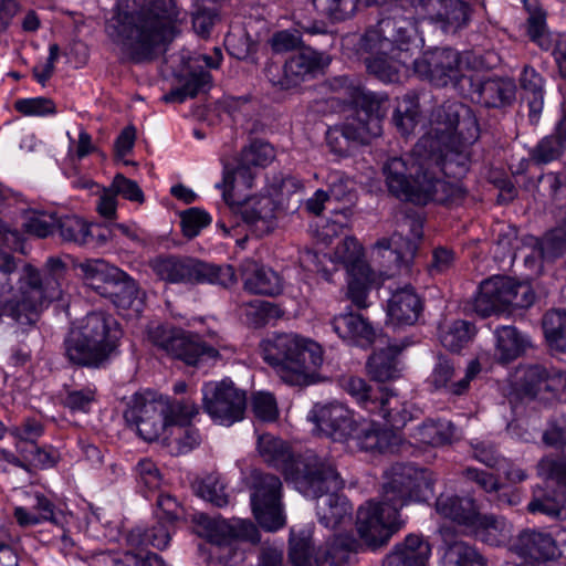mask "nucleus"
Listing matches in <instances>:
<instances>
[{
	"label": "nucleus",
	"mask_w": 566,
	"mask_h": 566,
	"mask_svg": "<svg viewBox=\"0 0 566 566\" xmlns=\"http://www.w3.org/2000/svg\"><path fill=\"white\" fill-rule=\"evenodd\" d=\"M479 136L472 109L458 101L446 102L433 111L429 130L411 153L384 165L388 190L415 205H460L467 196L461 179L469 171L470 148Z\"/></svg>",
	"instance_id": "nucleus-1"
},
{
	"label": "nucleus",
	"mask_w": 566,
	"mask_h": 566,
	"mask_svg": "<svg viewBox=\"0 0 566 566\" xmlns=\"http://www.w3.org/2000/svg\"><path fill=\"white\" fill-rule=\"evenodd\" d=\"M436 476L428 469L396 463L385 473L379 499L365 502L357 511L356 527L371 549L386 545L405 524L399 511L410 502L432 497Z\"/></svg>",
	"instance_id": "nucleus-2"
},
{
	"label": "nucleus",
	"mask_w": 566,
	"mask_h": 566,
	"mask_svg": "<svg viewBox=\"0 0 566 566\" xmlns=\"http://www.w3.org/2000/svg\"><path fill=\"white\" fill-rule=\"evenodd\" d=\"M184 19L177 2H116L105 30L132 61L144 62L172 41Z\"/></svg>",
	"instance_id": "nucleus-3"
},
{
	"label": "nucleus",
	"mask_w": 566,
	"mask_h": 566,
	"mask_svg": "<svg viewBox=\"0 0 566 566\" xmlns=\"http://www.w3.org/2000/svg\"><path fill=\"white\" fill-rule=\"evenodd\" d=\"M65 271L59 258L50 256L41 272L30 263L20 266V260L0 249V315L20 324L34 323L43 308L62 297Z\"/></svg>",
	"instance_id": "nucleus-4"
},
{
	"label": "nucleus",
	"mask_w": 566,
	"mask_h": 566,
	"mask_svg": "<svg viewBox=\"0 0 566 566\" xmlns=\"http://www.w3.org/2000/svg\"><path fill=\"white\" fill-rule=\"evenodd\" d=\"M417 20L389 17L366 30L361 35L346 34L342 40L345 52L363 59L367 71L385 83L399 81V74L412 61Z\"/></svg>",
	"instance_id": "nucleus-5"
},
{
	"label": "nucleus",
	"mask_w": 566,
	"mask_h": 566,
	"mask_svg": "<svg viewBox=\"0 0 566 566\" xmlns=\"http://www.w3.org/2000/svg\"><path fill=\"white\" fill-rule=\"evenodd\" d=\"M263 361L285 384L305 386L323 364L322 346L297 333H273L260 343Z\"/></svg>",
	"instance_id": "nucleus-6"
},
{
	"label": "nucleus",
	"mask_w": 566,
	"mask_h": 566,
	"mask_svg": "<svg viewBox=\"0 0 566 566\" xmlns=\"http://www.w3.org/2000/svg\"><path fill=\"white\" fill-rule=\"evenodd\" d=\"M328 259L333 264L332 270L323 266L319 254L312 250L304 251L300 262L307 270L321 274L327 282L333 281V274L339 266L344 268L347 273V296L360 308L368 306L370 290L379 287L385 279L395 274V272L376 274L365 260L363 245L352 235L339 242Z\"/></svg>",
	"instance_id": "nucleus-7"
},
{
	"label": "nucleus",
	"mask_w": 566,
	"mask_h": 566,
	"mask_svg": "<svg viewBox=\"0 0 566 566\" xmlns=\"http://www.w3.org/2000/svg\"><path fill=\"white\" fill-rule=\"evenodd\" d=\"M500 62L493 51L460 52L451 48H437L415 59L413 70L420 77L440 87L452 86L460 95L472 87V73L490 70Z\"/></svg>",
	"instance_id": "nucleus-8"
},
{
	"label": "nucleus",
	"mask_w": 566,
	"mask_h": 566,
	"mask_svg": "<svg viewBox=\"0 0 566 566\" xmlns=\"http://www.w3.org/2000/svg\"><path fill=\"white\" fill-rule=\"evenodd\" d=\"M123 329L103 311L87 313L64 340L67 358L81 366L99 367L118 352Z\"/></svg>",
	"instance_id": "nucleus-9"
},
{
	"label": "nucleus",
	"mask_w": 566,
	"mask_h": 566,
	"mask_svg": "<svg viewBox=\"0 0 566 566\" xmlns=\"http://www.w3.org/2000/svg\"><path fill=\"white\" fill-rule=\"evenodd\" d=\"M198 413L199 407L193 400L170 399L154 391H145L133 396L124 417L136 427L144 440L155 441L175 426L192 423Z\"/></svg>",
	"instance_id": "nucleus-10"
},
{
	"label": "nucleus",
	"mask_w": 566,
	"mask_h": 566,
	"mask_svg": "<svg viewBox=\"0 0 566 566\" xmlns=\"http://www.w3.org/2000/svg\"><path fill=\"white\" fill-rule=\"evenodd\" d=\"M353 103L355 115L326 132L327 146L338 156H347L354 146L368 144L382 132L381 122L388 109L387 95L357 88Z\"/></svg>",
	"instance_id": "nucleus-11"
},
{
	"label": "nucleus",
	"mask_w": 566,
	"mask_h": 566,
	"mask_svg": "<svg viewBox=\"0 0 566 566\" xmlns=\"http://www.w3.org/2000/svg\"><path fill=\"white\" fill-rule=\"evenodd\" d=\"M312 536L311 525L291 530L289 555L293 566H343L361 549L352 534H335L324 549H315Z\"/></svg>",
	"instance_id": "nucleus-12"
},
{
	"label": "nucleus",
	"mask_w": 566,
	"mask_h": 566,
	"mask_svg": "<svg viewBox=\"0 0 566 566\" xmlns=\"http://www.w3.org/2000/svg\"><path fill=\"white\" fill-rule=\"evenodd\" d=\"M171 526L156 521L148 526H136L126 535V543L130 547L124 553H99L95 555L88 566H165L157 554L143 548L151 546L165 549L171 541Z\"/></svg>",
	"instance_id": "nucleus-13"
},
{
	"label": "nucleus",
	"mask_w": 566,
	"mask_h": 566,
	"mask_svg": "<svg viewBox=\"0 0 566 566\" xmlns=\"http://www.w3.org/2000/svg\"><path fill=\"white\" fill-rule=\"evenodd\" d=\"M153 272L163 281L182 284H218L224 287L235 282L231 265H214L190 258L158 256L150 261Z\"/></svg>",
	"instance_id": "nucleus-14"
},
{
	"label": "nucleus",
	"mask_w": 566,
	"mask_h": 566,
	"mask_svg": "<svg viewBox=\"0 0 566 566\" xmlns=\"http://www.w3.org/2000/svg\"><path fill=\"white\" fill-rule=\"evenodd\" d=\"M256 448L264 462L282 471L286 481L292 482L300 493L316 494L318 486L311 472L319 464V459L316 457H307L305 460L294 458L287 443L272 434L259 436Z\"/></svg>",
	"instance_id": "nucleus-15"
},
{
	"label": "nucleus",
	"mask_w": 566,
	"mask_h": 566,
	"mask_svg": "<svg viewBox=\"0 0 566 566\" xmlns=\"http://www.w3.org/2000/svg\"><path fill=\"white\" fill-rule=\"evenodd\" d=\"M311 475L318 486L316 494H303L316 499V514L321 524L327 528H335L352 521L353 506L348 500L339 494L344 481L331 462L321 461L312 470Z\"/></svg>",
	"instance_id": "nucleus-16"
},
{
	"label": "nucleus",
	"mask_w": 566,
	"mask_h": 566,
	"mask_svg": "<svg viewBox=\"0 0 566 566\" xmlns=\"http://www.w3.org/2000/svg\"><path fill=\"white\" fill-rule=\"evenodd\" d=\"M340 386L363 409L380 416L392 428H403L413 418L412 406L386 388L375 391L356 376L343 377Z\"/></svg>",
	"instance_id": "nucleus-17"
},
{
	"label": "nucleus",
	"mask_w": 566,
	"mask_h": 566,
	"mask_svg": "<svg viewBox=\"0 0 566 566\" xmlns=\"http://www.w3.org/2000/svg\"><path fill=\"white\" fill-rule=\"evenodd\" d=\"M148 339L154 346L188 366L206 370L220 359V354L214 347L179 328L158 324L149 327Z\"/></svg>",
	"instance_id": "nucleus-18"
},
{
	"label": "nucleus",
	"mask_w": 566,
	"mask_h": 566,
	"mask_svg": "<svg viewBox=\"0 0 566 566\" xmlns=\"http://www.w3.org/2000/svg\"><path fill=\"white\" fill-rule=\"evenodd\" d=\"M222 192L224 202L230 207H238L242 220L249 224L256 235L270 233L276 226L274 199L268 195L243 199L241 192L247 190L242 185L235 184V178L226 170L222 181L216 185Z\"/></svg>",
	"instance_id": "nucleus-19"
},
{
	"label": "nucleus",
	"mask_w": 566,
	"mask_h": 566,
	"mask_svg": "<svg viewBox=\"0 0 566 566\" xmlns=\"http://www.w3.org/2000/svg\"><path fill=\"white\" fill-rule=\"evenodd\" d=\"M201 391L202 408L214 423L230 427L244 418L247 395L232 380L205 382Z\"/></svg>",
	"instance_id": "nucleus-20"
},
{
	"label": "nucleus",
	"mask_w": 566,
	"mask_h": 566,
	"mask_svg": "<svg viewBox=\"0 0 566 566\" xmlns=\"http://www.w3.org/2000/svg\"><path fill=\"white\" fill-rule=\"evenodd\" d=\"M252 512L262 528L275 532L284 526L285 515L281 502V480L272 474L253 471L251 475Z\"/></svg>",
	"instance_id": "nucleus-21"
},
{
	"label": "nucleus",
	"mask_w": 566,
	"mask_h": 566,
	"mask_svg": "<svg viewBox=\"0 0 566 566\" xmlns=\"http://www.w3.org/2000/svg\"><path fill=\"white\" fill-rule=\"evenodd\" d=\"M538 471L544 478V486L534 489L527 509L531 513L559 518L566 503V458L557 461L544 459L538 464Z\"/></svg>",
	"instance_id": "nucleus-22"
},
{
	"label": "nucleus",
	"mask_w": 566,
	"mask_h": 566,
	"mask_svg": "<svg viewBox=\"0 0 566 566\" xmlns=\"http://www.w3.org/2000/svg\"><path fill=\"white\" fill-rule=\"evenodd\" d=\"M331 63V56L312 48H305L293 54L284 64L283 76L275 80L271 77L272 66L266 72L273 85L289 90L302 82L316 76Z\"/></svg>",
	"instance_id": "nucleus-23"
},
{
	"label": "nucleus",
	"mask_w": 566,
	"mask_h": 566,
	"mask_svg": "<svg viewBox=\"0 0 566 566\" xmlns=\"http://www.w3.org/2000/svg\"><path fill=\"white\" fill-rule=\"evenodd\" d=\"M321 434L333 441H347L357 429L352 410L339 402L315 405L307 415Z\"/></svg>",
	"instance_id": "nucleus-24"
},
{
	"label": "nucleus",
	"mask_w": 566,
	"mask_h": 566,
	"mask_svg": "<svg viewBox=\"0 0 566 566\" xmlns=\"http://www.w3.org/2000/svg\"><path fill=\"white\" fill-rule=\"evenodd\" d=\"M527 17V34L541 49L553 50L560 75L566 78V40L548 31L546 12L539 2H524Z\"/></svg>",
	"instance_id": "nucleus-25"
},
{
	"label": "nucleus",
	"mask_w": 566,
	"mask_h": 566,
	"mask_svg": "<svg viewBox=\"0 0 566 566\" xmlns=\"http://www.w3.org/2000/svg\"><path fill=\"white\" fill-rule=\"evenodd\" d=\"M554 539L552 534L535 530H525L518 534L511 545V549L518 556L539 562L551 560L560 556V545L566 544V530L560 528Z\"/></svg>",
	"instance_id": "nucleus-26"
},
{
	"label": "nucleus",
	"mask_w": 566,
	"mask_h": 566,
	"mask_svg": "<svg viewBox=\"0 0 566 566\" xmlns=\"http://www.w3.org/2000/svg\"><path fill=\"white\" fill-rule=\"evenodd\" d=\"M409 229V234L406 237L401 232L396 231L390 238L379 239L374 249L381 258H387L389 261L395 262V268L408 270V260L406 258L412 256L416 250V241L422 237V223L418 219L406 217L399 226Z\"/></svg>",
	"instance_id": "nucleus-27"
},
{
	"label": "nucleus",
	"mask_w": 566,
	"mask_h": 566,
	"mask_svg": "<svg viewBox=\"0 0 566 566\" xmlns=\"http://www.w3.org/2000/svg\"><path fill=\"white\" fill-rule=\"evenodd\" d=\"M13 516L21 527H30L50 521L63 530L62 538L66 541L65 527L74 523L72 513L56 511L54 504L43 494L34 493L30 496L29 505L15 506Z\"/></svg>",
	"instance_id": "nucleus-28"
},
{
	"label": "nucleus",
	"mask_w": 566,
	"mask_h": 566,
	"mask_svg": "<svg viewBox=\"0 0 566 566\" xmlns=\"http://www.w3.org/2000/svg\"><path fill=\"white\" fill-rule=\"evenodd\" d=\"M386 429L375 422H357V429L349 439H354L356 447L370 453H400L406 448V442L394 430Z\"/></svg>",
	"instance_id": "nucleus-29"
},
{
	"label": "nucleus",
	"mask_w": 566,
	"mask_h": 566,
	"mask_svg": "<svg viewBox=\"0 0 566 566\" xmlns=\"http://www.w3.org/2000/svg\"><path fill=\"white\" fill-rule=\"evenodd\" d=\"M480 370V363L473 359L467 366L465 375L455 380L453 364L444 357H439L428 378V385L432 391L442 392L452 397L462 396L469 390L470 382Z\"/></svg>",
	"instance_id": "nucleus-30"
},
{
	"label": "nucleus",
	"mask_w": 566,
	"mask_h": 566,
	"mask_svg": "<svg viewBox=\"0 0 566 566\" xmlns=\"http://www.w3.org/2000/svg\"><path fill=\"white\" fill-rule=\"evenodd\" d=\"M205 522L206 537L218 545H231L233 541H247L256 543L260 541L258 527L248 520L220 517H202Z\"/></svg>",
	"instance_id": "nucleus-31"
},
{
	"label": "nucleus",
	"mask_w": 566,
	"mask_h": 566,
	"mask_svg": "<svg viewBox=\"0 0 566 566\" xmlns=\"http://www.w3.org/2000/svg\"><path fill=\"white\" fill-rule=\"evenodd\" d=\"M274 157V149L269 143L254 140L242 149L239 163L234 169L224 165L223 174L226 170L229 171L235 178L237 185H242L243 188L250 189L253 186L254 169L266 167Z\"/></svg>",
	"instance_id": "nucleus-32"
},
{
	"label": "nucleus",
	"mask_w": 566,
	"mask_h": 566,
	"mask_svg": "<svg viewBox=\"0 0 566 566\" xmlns=\"http://www.w3.org/2000/svg\"><path fill=\"white\" fill-rule=\"evenodd\" d=\"M510 277L495 275L481 282L472 301V310L481 317L507 311Z\"/></svg>",
	"instance_id": "nucleus-33"
},
{
	"label": "nucleus",
	"mask_w": 566,
	"mask_h": 566,
	"mask_svg": "<svg viewBox=\"0 0 566 566\" xmlns=\"http://www.w3.org/2000/svg\"><path fill=\"white\" fill-rule=\"evenodd\" d=\"M422 311V302L413 286L406 284L391 292L387 301V324L399 327L415 324Z\"/></svg>",
	"instance_id": "nucleus-34"
},
{
	"label": "nucleus",
	"mask_w": 566,
	"mask_h": 566,
	"mask_svg": "<svg viewBox=\"0 0 566 566\" xmlns=\"http://www.w3.org/2000/svg\"><path fill=\"white\" fill-rule=\"evenodd\" d=\"M462 96L470 97L473 102L485 107H501L511 103L515 97V84L507 78L475 80L472 73V87Z\"/></svg>",
	"instance_id": "nucleus-35"
},
{
	"label": "nucleus",
	"mask_w": 566,
	"mask_h": 566,
	"mask_svg": "<svg viewBox=\"0 0 566 566\" xmlns=\"http://www.w3.org/2000/svg\"><path fill=\"white\" fill-rule=\"evenodd\" d=\"M243 287L251 294L279 295L283 291V279L279 273L253 260L241 264Z\"/></svg>",
	"instance_id": "nucleus-36"
},
{
	"label": "nucleus",
	"mask_w": 566,
	"mask_h": 566,
	"mask_svg": "<svg viewBox=\"0 0 566 566\" xmlns=\"http://www.w3.org/2000/svg\"><path fill=\"white\" fill-rule=\"evenodd\" d=\"M431 553V545L422 535L409 534L403 542L395 545L382 566H426Z\"/></svg>",
	"instance_id": "nucleus-37"
},
{
	"label": "nucleus",
	"mask_w": 566,
	"mask_h": 566,
	"mask_svg": "<svg viewBox=\"0 0 566 566\" xmlns=\"http://www.w3.org/2000/svg\"><path fill=\"white\" fill-rule=\"evenodd\" d=\"M524 382L521 386L523 394L536 398L541 392H552L560 396L566 392V371H547L541 366H531L523 371Z\"/></svg>",
	"instance_id": "nucleus-38"
},
{
	"label": "nucleus",
	"mask_w": 566,
	"mask_h": 566,
	"mask_svg": "<svg viewBox=\"0 0 566 566\" xmlns=\"http://www.w3.org/2000/svg\"><path fill=\"white\" fill-rule=\"evenodd\" d=\"M112 298L119 311H127L128 316H138L144 310L145 293L137 282L124 272V277L105 286L104 294Z\"/></svg>",
	"instance_id": "nucleus-39"
},
{
	"label": "nucleus",
	"mask_w": 566,
	"mask_h": 566,
	"mask_svg": "<svg viewBox=\"0 0 566 566\" xmlns=\"http://www.w3.org/2000/svg\"><path fill=\"white\" fill-rule=\"evenodd\" d=\"M434 509L440 516L458 523L467 531L470 530L480 514L479 507L472 497L448 493H442L437 497Z\"/></svg>",
	"instance_id": "nucleus-40"
},
{
	"label": "nucleus",
	"mask_w": 566,
	"mask_h": 566,
	"mask_svg": "<svg viewBox=\"0 0 566 566\" xmlns=\"http://www.w3.org/2000/svg\"><path fill=\"white\" fill-rule=\"evenodd\" d=\"M331 325L338 337L350 345L366 346L375 337L373 326L356 313L349 312L336 315L331 321Z\"/></svg>",
	"instance_id": "nucleus-41"
},
{
	"label": "nucleus",
	"mask_w": 566,
	"mask_h": 566,
	"mask_svg": "<svg viewBox=\"0 0 566 566\" xmlns=\"http://www.w3.org/2000/svg\"><path fill=\"white\" fill-rule=\"evenodd\" d=\"M468 532L488 545L501 546L510 542L512 525L502 516L480 513Z\"/></svg>",
	"instance_id": "nucleus-42"
},
{
	"label": "nucleus",
	"mask_w": 566,
	"mask_h": 566,
	"mask_svg": "<svg viewBox=\"0 0 566 566\" xmlns=\"http://www.w3.org/2000/svg\"><path fill=\"white\" fill-rule=\"evenodd\" d=\"M400 348L389 346L375 352L366 364L369 377L377 382H386L398 379L401 376V367L398 360Z\"/></svg>",
	"instance_id": "nucleus-43"
},
{
	"label": "nucleus",
	"mask_w": 566,
	"mask_h": 566,
	"mask_svg": "<svg viewBox=\"0 0 566 566\" xmlns=\"http://www.w3.org/2000/svg\"><path fill=\"white\" fill-rule=\"evenodd\" d=\"M412 436L422 444L442 447L455 440L457 428L446 419H428L416 428Z\"/></svg>",
	"instance_id": "nucleus-44"
},
{
	"label": "nucleus",
	"mask_w": 566,
	"mask_h": 566,
	"mask_svg": "<svg viewBox=\"0 0 566 566\" xmlns=\"http://www.w3.org/2000/svg\"><path fill=\"white\" fill-rule=\"evenodd\" d=\"M566 148V114L556 125L554 133L542 138L531 150V158L537 164L557 160Z\"/></svg>",
	"instance_id": "nucleus-45"
},
{
	"label": "nucleus",
	"mask_w": 566,
	"mask_h": 566,
	"mask_svg": "<svg viewBox=\"0 0 566 566\" xmlns=\"http://www.w3.org/2000/svg\"><path fill=\"white\" fill-rule=\"evenodd\" d=\"M78 268L86 283L99 294H104L105 286H108L111 282L124 277V271L102 259L86 260Z\"/></svg>",
	"instance_id": "nucleus-46"
},
{
	"label": "nucleus",
	"mask_w": 566,
	"mask_h": 566,
	"mask_svg": "<svg viewBox=\"0 0 566 566\" xmlns=\"http://www.w3.org/2000/svg\"><path fill=\"white\" fill-rule=\"evenodd\" d=\"M520 83L524 91L523 98L528 105L530 122L536 124L544 105L543 77L535 69L525 66Z\"/></svg>",
	"instance_id": "nucleus-47"
},
{
	"label": "nucleus",
	"mask_w": 566,
	"mask_h": 566,
	"mask_svg": "<svg viewBox=\"0 0 566 566\" xmlns=\"http://www.w3.org/2000/svg\"><path fill=\"white\" fill-rule=\"evenodd\" d=\"M496 355L502 363H510L521 356L528 345L527 338L514 326H501L495 329Z\"/></svg>",
	"instance_id": "nucleus-48"
},
{
	"label": "nucleus",
	"mask_w": 566,
	"mask_h": 566,
	"mask_svg": "<svg viewBox=\"0 0 566 566\" xmlns=\"http://www.w3.org/2000/svg\"><path fill=\"white\" fill-rule=\"evenodd\" d=\"M440 9L430 20L440 25L443 32H457L467 25L471 10L469 2H439Z\"/></svg>",
	"instance_id": "nucleus-49"
},
{
	"label": "nucleus",
	"mask_w": 566,
	"mask_h": 566,
	"mask_svg": "<svg viewBox=\"0 0 566 566\" xmlns=\"http://www.w3.org/2000/svg\"><path fill=\"white\" fill-rule=\"evenodd\" d=\"M420 119L419 99L415 93H407L397 99L392 123L401 135L413 133Z\"/></svg>",
	"instance_id": "nucleus-50"
},
{
	"label": "nucleus",
	"mask_w": 566,
	"mask_h": 566,
	"mask_svg": "<svg viewBox=\"0 0 566 566\" xmlns=\"http://www.w3.org/2000/svg\"><path fill=\"white\" fill-rule=\"evenodd\" d=\"M192 489L199 497L218 507H223L229 504V496L226 493V483L222 476L217 472L198 476L192 483Z\"/></svg>",
	"instance_id": "nucleus-51"
},
{
	"label": "nucleus",
	"mask_w": 566,
	"mask_h": 566,
	"mask_svg": "<svg viewBox=\"0 0 566 566\" xmlns=\"http://www.w3.org/2000/svg\"><path fill=\"white\" fill-rule=\"evenodd\" d=\"M159 439L170 448L171 452L177 454L188 453L201 442L200 432L192 423L175 426L167 433H163Z\"/></svg>",
	"instance_id": "nucleus-52"
},
{
	"label": "nucleus",
	"mask_w": 566,
	"mask_h": 566,
	"mask_svg": "<svg viewBox=\"0 0 566 566\" xmlns=\"http://www.w3.org/2000/svg\"><path fill=\"white\" fill-rule=\"evenodd\" d=\"M543 329L549 348L566 353V310L546 313L543 318Z\"/></svg>",
	"instance_id": "nucleus-53"
},
{
	"label": "nucleus",
	"mask_w": 566,
	"mask_h": 566,
	"mask_svg": "<svg viewBox=\"0 0 566 566\" xmlns=\"http://www.w3.org/2000/svg\"><path fill=\"white\" fill-rule=\"evenodd\" d=\"M485 559L464 542H454L444 551L442 566H485Z\"/></svg>",
	"instance_id": "nucleus-54"
},
{
	"label": "nucleus",
	"mask_w": 566,
	"mask_h": 566,
	"mask_svg": "<svg viewBox=\"0 0 566 566\" xmlns=\"http://www.w3.org/2000/svg\"><path fill=\"white\" fill-rule=\"evenodd\" d=\"M15 449L25 464L29 463L40 470L55 467L61 459L59 450L52 446L31 444L30 448H22L21 443H17Z\"/></svg>",
	"instance_id": "nucleus-55"
},
{
	"label": "nucleus",
	"mask_w": 566,
	"mask_h": 566,
	"mask_svg": "<svg viewBox=\"0 0 566 566\" xmlns=\"http://www.w3.org/2000/svg\"><path fill=\"white\" fill-rule=\"evenodd\" d=\"M475 335V326L467 321H454L440 332V342L450 352L461 350Z\"/></svg>",
	"instance_id": "nucleus-56"
},
{
	"label": "nucleus",
	"mask_w": 566,
	"mask_h": 566,
	"mask_svg": "<svg viewBox=\"0 0 566 566\" xmlns=\"http://www.w3.org/2000/svg\"><path fill=\"white\" fill-rule=\"evenodd\" d=\"M56 228L64 241L78 245L88 244L93 235L91 224L77 216H64L57 218Z\"/></svg>",
	"instance_id": "nucleus-57"
},
{
	"label": "nucleus",
	"mask_w": 566,
	"mask_h": 566,
	"mask_svg": "<svg viewBox=\"0 0 566 566\" xmlns=\"http://www.w3.org/2000/svg\"><path fill=\"white\" fill-rule=\"evenodd\" d=\"M56 223V214L46 211L29 210L22 216L23 230L39 238H46L52 234Z\"/></svg>",
	"instance_id": "nucleus-58"
},
{
	"label": "nucleus",
	"mask_w": 566,
	"mask_h": 566,
	"mask_svg": "<svg viewBox=\"0 0 566 566\" xmlns=\"http://www.w3.org/2000/svg\"><path fill=\"white\" fill-rule=\"evenodd\" d=\"M304 190L302 180L294 176H275L268 187V196L274 199L277 208L283 207L292 195Z\"/></svg>",
	"instance_id": "nucleus-59"
},
{
	"label": "nucleus",
	"mask_w": 566,
	"mask_h": 566,
	"mask_svg": "<svg viewBox=\"0 0 566 566\" xmlns=\"http://www.w3.org/2000/svg\"><path fill=\"white\" fill-rule=\"evenodd\" d=\"M13 108L27 117H46L57 113L55 102L46 96L18 98L13 103Z\"/></svg>",
	"instance_id": "nucleus-60"
},
{
	"label": "nucleus",
	"mask_w": 566,
	"mask_h": 566,
	"mask_svg": "<svg viewBox=\"0 0 566 566\" xmlns=\"http://www.w3.org/2000/svg\"><path fill=\"white\" fill-rule=\"evenodd\" d=\"M116 197L120 196L125 200L142 205L145 201V195L138 184L123 174H116L108 186Z\"/></svg>",
	"instance_id": "nucleus-61"
},
{
	"label": "nucleus",
	"mask_w": 566,
	"mask_h": 566,
	"mask_svg": "<svg viewBox=\"0 0 566 566\" xmlns=\"http://www.w3.org/2000/svg\"><path fill=\"white\" fill-rule=\"evenodd\" d=\"M180 218L182 232L188 238L197 237L211 222L210 214L199 208H190L184 211Z\"/></svg>",
	"instance_id": "nucleus-62"
},
{
	"label": "nucleus",
	"mask_w": 566,
	"mask_h": 566,
	"mask_svg": "<svg viewBox=\"0 0 566 566\" xmlns=\"http://www.w3.org/2000/svg\"><path fill=\"white\" fill-rule=\"evenodd\" d=\"M252 410L254 416L265 422L276 420L279 416L277 403L270 392L259 391L252 396Z\"/></svg>",
	"instance_id": "nucleus-63"
},
{
	"label": "nucleus",
	"mask_w": 566,
	"mask_h": 566,
	"mask_svg": "<svg viewBox=\"0 0 566 566\" xmlns=\"http://www.w3.org/2000/svg\"><path fill=\"white\" fill-rule=\"evenodd\" d=\"M543 259H554L566 250V232L562 228L548 231L538 242Z\"/></svg>",
	"instance_id": "nucleus-64"
}]
</instances>
